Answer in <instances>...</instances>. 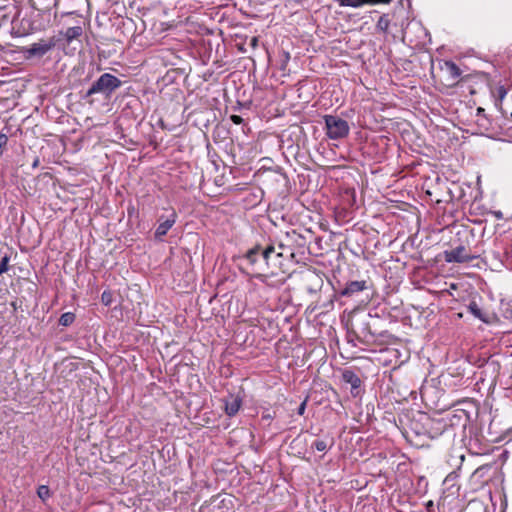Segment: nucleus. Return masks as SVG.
Here are the masks:
<instances>
[{
    "mask_svg": "<svg viewBox=\"0 0 512 512\" xmlns=\"http://www.w3.org/2000/svg\"><path fill=\"white\" fill-rule=\"evenodd\" d=\"M121 86L122 81L119 78L110 73H104L92 83L90 88L82 96V99L86 100L89 104H93V100L90 98L95 94H101L106 99H109Z\"/></svg>",
    "mask_w": 512,
    "mask_h": 512,
    "instance_id": "1",
    "label": "nucleus"
},
{
    "mask_svg": "<svg viewBox=\"0 0 512 512\" xmlns=\"http://www.w3.org/2000/svg\"><path fill=\"white\" fill-rule=\"evenodd\" d=\"M348 335L365 345L379 343L382 340L388 341L392 338V335L388 331H382L380 333L373 332L370 323L366 319L358 321L355 325L352 324Z\"/></svg>",
    "mask_w": 512,
    "mask_h": 512,
    "instance_id": "2",
    "label": "nucleus"
},
{
    "mask_svg": "<svg viewBox=\"0 0 512 512\" xmlns=\"http://www.w3.org/2000/svg\"><path fill=\"white\" fill-rule=\"evenodd\" d=\"M326 136L331 140L346 138L350 132L348 122L336 115H324Z\"/></svg>",
    "mask_w": 512,
    "mask_h": 512,
    "instance_id": "3",
    "label": "nucleus"
},
{
    "mask_svg": "<svg viewBox=\"0 0 512 512\" xmlns=\"http://www.w3.org/2000/svg\"><path fill=\"white\" fill-rule=\"evenodd\" d=\"M56 46L54 37L48 39H40L38 42L25 47L23 53L26 59L41 58Z\"/></svg>",
    "mask_w": 512,
    "mask_h": 512,
    "instance_id": "4",
    "label": "nucleus"
},
{
    "mask_svg": "<svg viewBox=\"0 0 512 512\" xmlns=\"http://www.w3.org/2000/svg\"><path fill=\"white\" fill-rule=\"evenodd\" d=\"M476 258L477 256L472 254L464 244H459L450 250L444 251V259L447 263H467Z\"/></svg>",
    "mask_w": 512,
    "mask_h": 512,
    "instance_id": "5",
    "label": "nucleus"
},
{
    "mask_svg": "<svg viewBox=\"0 0 512 512\" xmlns=\"http://www.w3.org/2000/svg\"><path fill=\"white\" fill-rule=\"evenodd\" d=\"M283 249H284L283 244H279L278 248H276L272 244H268L267 246H262V250H261V258L263 260L262 266H268V268H270L272 266H276L277 258L283 256V251H282Z\"/></svg>",
    "mask_w": 512,
    "mask_h": 512,
    "instance_id": "6",
    "label": "nucleus"
},
{
    "mask_svg": "<svg viewBox=\"0 0 512 512\" xmlns=\"http://www.w3.org/2000/svg\"><path fill=\"white\" fill-rule=\"evenodd\" d=\"M261 250H262L261 245H259V244L255 245L254 247H252L251 249H249L246 252L244 258L254 269L264 271L269 268H268V266H261V265H263V260L261 258Z\"/></svg>",
    "mask_w": 512,
    "mask_h": 512,
    "instance_id": "7",
    "label": "nucleus"
},
{
    "mask_svg": "<svg viewBox=\"0 0 512 512\" xmlns=\"http://www.w3.org/2000/svg\"><path fill=\"white\" fill-rule=\"evenodd\" d=\"M367 288L368 285L366 280L350 281L338 291V295L341 297H353Z\"/></svg>",
    "mask_w": 512,
    "mask_h": 512,
    "instance_id": "8",
    "label": "nucleus"
},
{
    "mask_svg": "<svg viewBox=\"0 0 512 512\" xmlns=\"http://www.w3.org/2000/svg\"><path fill=\"white\" fill-rule=\"evenodd\" d=\"M177 214L175 211H172L170 215L163 221L159 223L157 226L154 236L157 240H162V238L168 233V231L173 227L176 223Z\"/></svg>",
    "mask_w": 512,
    "mask_h": 512,
    "instance_id": "9",
    "label": "nucleus"
},
{
    "mask_svg": "<svg viewBox=\"0 0 512 512\" xmlns=\"http://www.w3.org/2000/svg\"><path fill=\"white\" fill-rule=\"evenodd\" d=\"M342 379L345 383L350 384L351 393L354 396L359 394V389L361 387L362 381L359 376L352 370L346 369L342 372Z\"/></svg>",
    "mask_w": 512,
    "mask_h": 512,
    "instance_id": "10",
    "label": "nucleus"
},
{
    "mask_svg": "<svg viewBox=\"0 0 512 512\" xmlns=\"http://www.w3.org/2000/svg\"><path fill=\"white\" fill-rule=\"evenodd\" d=\"M341 7L359 8L365 4H389L392 0H335Z\"/></svg>",
    "mask_w": 512,
    "mask_h": 512,
    "instance_id": "11",
    "label": "nucleus"
},
{
    "mask_svg": "<svg viewBox=\"0 0 512 512\" xmlns=\"http://www.w3.org/2000/svg\"><path fill=\"white\" fill-rule=\"evenodd\" d=\"M225 403V412L229 417L235 416L241 405L242 400L238 396L230 395L228 398L224 400Z\"/></svg>",
    "mask_w": 512,
    "mask_h": 512,
    "instance_id": "12",
    "label": "nucleus"
},
{
    "mask_svg": "<svg viewBox=\"0 0 512 512\" xmlns=\"http://www.w3.org/2000/svg\"><path fill=\"white\" fill-rule=\"evenodd\" d=\"M444 69L452 81H456L461 76L460 68L453 61H445Z\"/></svg>",
    "mask_w": 512,
    "mask_h": 512,
    "instance_id": "13",
    "label": "nucleus"
},
{
    "mask_svg": "<svg viewBox=\"0 0 512 512\" xmlns=\"http://www.w3.org/2000/svg\"><path fill=\"white\" fill-rule=\"evenodd\" d=\"M83 33V29L81 26L69 27L63 33V36L68 44H70L73 40L79 38Z\"/></svg>",
    "mask_w": 512,
    "mask_h": 512,
    "instance_id": "14",
    "label": "nucleus"
},
{
    "mask_svg": "<svg viewBox=\"0 0 512 512\" xmlns=\"http://www.w3.org/2000/svg\"><path fill=\"white\" fill-rule=\"evenodd\" d=\"M468 311L475 317L481 320L484 323H488V318L485 313L482 312L480 307L475 301H471L469 305L467 306Z\"/></svg>",
    "mask_w": 512,
    "mask_h": 512,
    "instance_id": "15",
    "label": "nucleus"
},
{
    "mask_svg": "<svg viewBox=\"0 0 512 512\" xmlns=\"http://www.w3.org/2000/svg\"><path fill=\"white\" fill-rule=\"evenodd\" d=\"M389 25H390V19L388 17L387 14H383L377 21V24H376V28L383 32V33H386L388 31V28H389Z\"/></svg>",
    "mask_w": 512,
    "mask_h": 512,
    "instance_id": "16",
    "label": "nucleus"
},
{
    "mask_svg": "<svg viewBox=\"0 0 512 512\" xmlns=\"http://www.w3.org/2000/svg\"><path fill=\"white\" fill-rule=\"evenodd\" d=\"M75 321V314L72 312L63 313L59 318V324L62 326H70Z\"/></svg>",
    "mask_w": 512,
    "mask_h": 512,
    "instance_id": "17",
    "label": "nucleus"
},
{
    "mask_svg": "<svg viewBox=\"0 0 512 512\" xmlns=\"http://www.w3.org/2000/svg\"><path fill=\"white\" fill-rule=\"evenodd\" d=\"M331 446H332V443L329 445V444L327 443V441L322 440V439H321V440H320V439H319V440H316V441L313 443V445H312V447H313L314 449H316L317 451H319V452H325V451H326L329 447H331Z\"/></svg>",
    "mask_w": 512,
    "mask_h": 512,
    "instance_id": "18",
    "label": "nucleus"
},
{
    "mask_svg": "<svg viewBox=\"0 0 512 512\" xmlns=\"http://www.w3.org/2000/svg\"><path fill=\"white\" fill-rule=\"evenodd\" d=\"M37 495H38V497L40 499L45 501L46 499H48L50 497V489H49V487L46 486V485L39 486V488L37 490Z\"/></svg>",
    "mask_w": 512,
    "mask_h": 512,
    "instance_id": "19",
    "label": "nucleus"
},
{
    "mask_svg": "<svg viewBox=\"0 0 512 512\" xmlns=\"http://www.w3.org/2000/svg\"><path fill=\"white\" fill-rule=\"evenodd\" d=\"M112 300H113V297H112L111 291L105 290V291L102 292V294H101V302L105 306H110L111 303H112Z\"/></svg>",
    "mask_w": 512,
    "mask_h": 512,
    "instance_id": "20",
    "label": "nucleus"
},
{
    "mask_svg": "<svg viewBox=\"0 0 512 512\" xmlns=\"http://www.w3.org/2000/svg\"><path fill=\"white\" fill-rule=\"evenodd\" d=\"M9 261H10L9 255L6 254L5 256L2 257V259L0 261V275H2L3 273L8 271Z\"/></svg>",
    "mask_w": 512,
    "mask_h": 512,
    "instance_id": "21",
    "label": "nucleus"
},
{
    "mask_svg": "<svg viewBox=\"0 0 512 512\" xmlns=\"http://www.w3.org/2000/svg\"><path fill=\"white\" fill-rule=\"evenodd\" d=\"M7 143H8L7 135L0 132V157L4 154Z\"/></svg>",
    "mask_w": 512,
    "mask_h": 512,
    "instance_id": "22",
    "label": "nucleus"
},
{
    "mask_svg": "<svg viewBox=\"0 0 512 512\" xmlns=\"http://www.w3.org/2000/svg\"><path fill=\"white\" fill-rule=\"evenodd\" d=\"M255 277H256L258 280H260L262 283H264V284H267V285H268V282H267V280H268V276H267V275H265V274H263V273H257V274H255Z\"/></svg>",
    "mask_w": 512,
    "mask_h": 512,
    "instance_id": "23",
    "label": "nucleus"
},
{
    "mask_svg": "<svg viewBox=\"0 0 512 512\" xmlns=\"http://www.w3.org/2000/svg\"><path fill=\"white\" fill-rule=\"evenodd\" d=\"M230 119L234 124H237V125L241 124L243 122V118L239 115H231Z\"/></svg>",
    "mask_w": 512,
    "mask_h": 512,
    "instance_id": "24",
    "label": "nucleus"
},
{
    "mask_svg": "<svg viewBox=\"0 0 512 512\" xmlns=\"http://www.w3.org/2000/svg\"><path fill=\"white\" fill-rule=\"evenodd\" d=\"M305 409H306V400H305V401H303V402L299 405V407H298V409H297V413H298L299 415H303V414H304V412H305Z\"/></svg>",
    "mask_w": 512,
    "mask_h": 512,
    "instance_id": "25",
    "label": "nucleus"
},
{
    "mask_svg": "<svg viewBox=\"0 0 512 512\" xmlns=\"http://www.w3.org/2000/svg\"><path fill=\"white\" fill-rule=\"evenodd\" d=\"M498 94H499V98H500L501 100L506 96L507 91H506V89H505V87H504V86H500V87L498 88Z\"/></svg>",
    "mask_w": 512,
    "mask_h": 512,
    "instance_id": "26",
    "label": "nucleus"
},
{
    "mask_svg": "<svg viewBox=\"0 0 512 512\" xmlns=\"http://www.w3.org/2000/svg\"><path fill=\"white\" fill-rule=\"evenodd\" d=\"M258 44V39L256 37H253L251 40V46L256 47Z\"/></svg>",
    "mask_w": 512,
    "mask_h": 512,
    "instance_id": "27",
    "label": "nucleus"
},
{
    "mask_svg": "<svg viewBox=\"0 0 512 512\" xmlns=\"http://www.w3.org/2000/svg\"><path fill=\"white\" fill-rule=\"evenodd\" d=\"M484 112H485L484 108H482V107H478L477 108V114L478 115H482V114H484Z\"/></svg>",
    "mask_w": 512,
    "mask_h": 512,
    "instance_id": "28",
    "label": "nucleus"
},
{
    "mask_svg": "<svg viewBox=\"0 0 512 512\" xmlns=\"http://www.w3.org/2000/svg\"><path fill=\"white\" fill-rule=\"evenodd\" d=\"M38 163H39V160H38V159H35V161L33 162V165H32V166H33V167H37Z\"/></svg>",
    "mask_w": 512,
    "mask_h": 512,
    "instance_id": "29",
    "label": "nucleus"
},
{
    "mask_svg": "<svg viewBox=\"0 0 512 512\" xmlns=\"http://www.w3.org/2000/svg\"><path fill=\"white\" fill-rule=\"evenodd\" d=\"M289 58H290L289 53H285V61H286V62L289 60Z\"/></svg>",
    "mask_w": 512,
    "mask_h": 512,
    "instance_id": "30",
    "label": "nucleus"
},
{
    "mask_svg": "<svg viewBox=\"0 0 512 512\" xmlns=\"http://www.w3.org/2000/svg\"><path fill=\"white\" fill-rule=\"evenodd\" d=\"M511 117H512V112H511Z\"/></svg>",
    "mask_w": 512,
    "mask_h": 512,
    "instance_id": "31",
    "label": "nucleus"
}]
</instances>
